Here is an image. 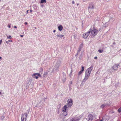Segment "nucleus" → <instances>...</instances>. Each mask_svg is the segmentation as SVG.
Wrapping results in <instances>:
<instances>
[{
	"mask_svg": "<svg viewBox=\"0 0 121 121\" xmlns=\"http://www.w3.org/2000/svg\"><path fill=\"white\" fill-rule=\"evenodd\" d=\"M104 118H103L102 119L100 120H99L98 121H104Z\"/></svg>",
	"mask_w": 121,
	"mask_h": 121,
	"instance_id": "obj_32",
	"label": "nucleus"
},
{
	"mask_svg": "<svg viewBox=\"0 0 121 121\" xmlns=\"http://www.w3.org/2000/svg\"><path fill=\"white\" fill-rule=\"evenodd\" d=\"M34 8V9L35 10H37V7H36V9H35V8Z\"/></svg>",
	"mask_w": 121,
	"mask_h": 121,
	"instance_id": "obj_40",
	"label": "nucleus"
},
{
	"mask_svg": "<svg viewBox=\"0 0 121 121\" xmlns=\"http://www.w3.org/2000/svg\"><path fill=\"white\" fill-rule=\"evenodd\" d=\"M43 71V69L42 68H40L39 71L40 72L42 73Z\"/></svg>",
	"mask_w": 121,
	"mask_h": 121,
	"instance_id": "obj_25",
	"label": "nucleus"
},
{
	"mask_svg": "<svg viewBox=\"0 0 121 121\" xmlns=\"http://www.w3.org/2000/svg\"><path fill=\"white\" fill-rule=\"evenodd\" d=\"M7 38L9 39H11L12 38V37L10 35H8L7 36Z\"/></svg>",
	"mask_w": 121,
	"mask_h": 121,
	"instance_id": "obj_22",
	"label": "nucleus"
},
{
	"mask_svg": "<svg viewBox=\"0 0 121 121\" xmlns=\"http://www.w3.org/2000/svg\"><path fill=\"white\" fill-rule=\"evenodd\" d=\"M74 118L75 119V120L76 121H78L80 119V118H78L77 119H76V118Z\"/></svg>",
	"mask_w": 121,
	"mask_h": 121,
	"instance_id": "obj_27",
	"label": "nucleus"
},
{
	"mask_svg": "<svg viewBox=\"0 0 121 121\" xmlns=\"http://www.w3.org/2000/svg\"><path fill=\"white\" fill-rule=\"evenodd\" d=\"M2 58L1 57H0V59H2Z\"/></svg>",
	"mask_w": 121,
	"mask_h": 121,
	"instance_id": "obj_49",
	"label": "nucleus"
},
{
	"mask_svg": "<svg viewBox=\"0 0 121 121\" xmlns=\"http://www.w3.org/2000/svg\"><path fill=\"white\" fill-rule=\"evenodd\" d=\"M94 8L93 4L92 3H91L89 4L88 9H92Z\"/></svg>",
	"mask_w": 121,
	"mask_h": 121,
	"instance_id": "obj_10",
	"label": "nucleus"
},
{
	"mask_svg": "<svg viewBox=\"0 0 121 121\" xmlns=\"http://www.w3.org/2000/svg\"><path fill=\"white\" fill-rule=\"evenodd\" d=\"M75 118H72L70 119L69 121H76L75 120Z\"/></svg>",
	"mask_w": 121,
	"mask_h": 121,
	"instance_id": "obj_21",
	"label": "nucleus"
},
{
	"mask_svg": "<svg viewBox=\"0 0 121 121\" xmlns=\"http://www.w3.org/2000/svg\"><path fill=\"white\" fill-rule=\"evenodd\" d=\"M48 74V73L47 72H46L45 73H44V74L43 75V77H45L46 75H47Z\"/></svg>",
	"mask_w": 121,
	"mask_h": 121,
	"instance_id": "obj_19",
	"label": "nucleus"
},
{
	"mask_svg": "<svg viewBox=\"0 0 121 121\" xmlns=\"http://www.w3.org/2000/svg\"><path fill=\"white\" fill-rule=\"evenodd\" d=\"M93 117L92 115L90 114L89 115L86 119L88 121H91L93 119Z\"/></svg>",
	"mask_w": 121,
	"mask_h": 121,
	"instance_id": "obj_8",
	"label": "nucleus"
},
{
	"mask_svg": "<svg viewBox=\"0 0 121 121\" xmlns=\"http://www.w3.org/2000/svg\"><path fill=\"white\" fill-rule=\"evenodd\" d=\"M46 0H41L40 1V3H46Z\"/></svg>",
	"mask_w": 121,
	"mask_h": 121,
	"instance_id": "obj_17",
	"label": "nucleus"
},
{
	"mask_svg": "<svg viewBox=\"0 0 121 121\" xmlns=\"http://www.w3.org/2000/svg\"><path fill=\"white\" fill-rule=\"evenodd\" d=\"M69 87L70 90L71 89V84L69 85Z\"/></svg>",
	"mask_w": 121,
	"mask_h": 121,
	"instance_id": "obj_29",
	"label": "nucleus"
},
{
	"mask_svg": "<svg viewBox=\"0 0 121 121\" xmlns=\"http://www.w3.org/2000/svg\"><path fill=\"white\" fill-rule=\"evenodd\" d=\"M61 62L60 61H58L56 63V65L53 69V70L55 71H57L59 70V67L60 65Z\"/></svg>",
	"mask_w": 121,
	"mask_h": 121,
	"instance_id": "obj_3",
	"label": "nucleus"
},
{
	"mask_svg": "<svg viewBox=\"0 0 121 121\" xmlns=\"http://www.w3.org/2000/svg\"><path fill=\"white\" fill-rule=\"evenodd\" d=\"M72 82H71V84H72Z\"/></svg>",
	"mask_w": 121,
	"mask_h": 121,
	"instance_id": "obj_52",
	"label": "nucleus"
},
{
	"mask_svg": "<svg viewBox=\"0 0 121 121\" xmlns=\"http://www.w3.org/2000/svg\"><path fill=\"white\" fill-rule=\"evenodd\" d=\"M33 77L34 78H36V79H38V76H33Z\"/></svg>",
	"mask_w": 121,
	"mask_h": 121,
	"instance_id": "obj_28",
	"label": "nucleus"
},
{
	"mask_svg": "<svg viewBox=\"0 0 121 121\" xmlns=\"http://www.w3.org/2000/svg\"><path fill=\"white\" fill-rule=\"evenodd\" d=\"M98 51L99 53H102L103 52V50L99 49L98 50Z\"/></svg>",
	"mask_w": 121,
	"mask_h": 121,
	"instance_id": "obj_20",
	"label": "nucleus"
},
{
	"mask_svg": "<svg viewBox=\"0 0 121 121\" xmlns=\"http://www.w3.org/2000/svg\"><path fill=\"white\" fill-rule=\"evenodd\" d=\"M107 105L106 104H103L100 107L101 108H103L105 107Z\"/></svg>",
	"mask_w": 121,
	"mask_h": 121,
	"instance_id": "obj_14",
	"label": "nucleus"
},
{
	"mask_svg": "<svg viewBox=\"0 0 121 121\" xmlns=\"http://www.w3.org/2000/svg\"><path fill=\"white\" fill-rule=\"evenodd\" d=\"M75 2L74 1H73L72 2V3L73 4H74Z\"/></svg>",
	"mask_w": 121,
	"mask_h": 121,
	"instance_id": "obj_34",
	"label": "nucleus"
},
{
	"mask_svg": "<svg viewBox=\"0 0 121 121\" xmlns=\"http://www.w3.org/2000/svg\"><path fill=\"white\" fill-rule=\"evenodd\" d=\"M2 42V40H0V44H1V43Z\"/></svg>",
	"mask_w": 121,
	"mask_h": 121,
	"instance_id": "obj_37",
	"label": "nucleus"
},
{
	"mask_svg": "<svg viewBox=\"0 0 121 121\" xmlns=\"http://www.w3.org/2000/svg\"><path fill=\"white\" fill-rule=\"evenodd\" d=\"M97 58V57L96 56H95L94 58V59H96Z\"/></svg>",
	"mask_w": 121,
	"mask_h": 121,
	"instance_id": "obj_36",
	"label": "nucleus"
},
{
	"mask_svg": "<svg viewBox=\"0 0 121 121\" xmlns=\"http://www.w3.org/2000/svg\"><path fill=\"white\" fill-rule=\"evenodd\" d=\"M68 109H67V108L66 105H65L63 107L62 111V112H63L62 114L63 116H65L67 115V112H66V111Z\"/></svg>",
	"mask_w": 121,
	"mask_h": 121,
	"instance_id": "obj_5",
	"label": "nucleus"
},
{
	"mask_svg": "<svg viewBox=\"0 0 121 121\" xmlns=\"http://www.w3.org/2000/svg\"><path fill=\"white\" fill-rule=\"evenodd\" d=\"M29 10H28L27 11V14L28 13Z\"/></svg>",
	"mask_w": 121,
	"mask_h": 121,
	"instance_id": "obj_41",
	"label": "nucleus"
},
{
	"mask_svg": "<svg viewBox=\"0 0 121 121\" xmlns=\"http://www.w3.org/2000/svg\"><path fill=\"white\" fill-rule=\"evenodd\" d=\"M12 42V40H8V41H6V43H9L10 42Z\"/></svg>",
	"mask_w": 121,
	"mask_h": 121,
	"instance_id": "obj_23",
	"label": "nucleus"
},
{
	"mask_svg": "<svg viewBox=\"0 0 121 121\" xmlns=\"http://www.w3.org/2000/svg\"><path fill=\"white\" fill-rule=\"evenodd\" d=\"M84 67L83 66H82V67L81 70V71H83L84 70Z\"/></svg>",
	"mask_w": 121,
	"mask_h": 121,
	"instance_id": "obj_26",
	"label": "nucleus"
},
{
	"mask_svg": "<svg viewBox=\"0 0 121 121\" xmlns=\"http://www.w3.org/2000/svg\"><path fill=\"white\" fill-rule=\"evenodd\" d=\"M81 50H80V49H79L78 51V52H77V54H76V55H75V56H76L78 55V54H79L80 52V51H81Z\"/></svg>",
	"mask_w": 121,
	"mask_h": 121,
	"instance_id": "obj_18",
	"label": "nucleus"
},
{
	"mask_svg": "<svg viewBox=\"0 0 121 121\" xmlns=\"http://www.w3.org/2000/svg\"><path fill=\"white\" fill-rule=\"evenodd\" d=\"M118 111L119 112H121V108H119L118 110Z\"/></svg>",
	"mask_w": 121,
	"mask_h": 121,
	"instance_id": "obj_30",
	"label": "nucleus"
},
{
	"mask_svg": "<svg viewBox=\"0 0 121 121\" xmlns=\"http://www.w3.org/2000/svg\"><path fill=\"white\" fill-rule=\"evenodd\" d=\"M82 72L83 71H80L78 73V75H81L82 73Z\"/></svg>",
	"mask_w": 121,
	"mask_h": 121,
	"instance_id": "obj_24",
	"label": "nucleus"
},
{
	"mask_svg": "<svg viewBox=\"0 0 121 121\" xmlns=\"http://www.w3.org/2000/svg\"><path fill=\"white\" fill-rule=\"evenodd\" d=\"M83 46V44L82 43L80 45L79 47V49H80L81 50V49L82 48Z\"/></svg>",
	"mask_w": 121,
	"mask_h": 121,
	"instance_id": "obj_16",
	"label": "nucleus"
},
{
	"mask_svg": "<svg viewBox=\"0 0 121 121\" xmlns=\"http://www.w3.org/2000/svg\"><path fill=\"white\" fill-rule=\"evenodd\" d=\"M28 83H29V82H28ZM28 84H29V85H30V83H28Z\"/></svg>",
	"mask_w": 121,
	"mask_h": 121,
	"instance_id": "obj_47",
	"label": "nucleus"
},
{
	"mask_svg": "<svg viewBox=\"0 0 121 121\" xmlns=\"http://www.w3.org/2000/svg\"><path fill=\"white\" fill-rule=\"evenodd\" d=\"M29 110H27L26 113L24 114H22V115L21 121H26L27 118V115L28 114L29 112Z\"/></svg>",
	"mask_w": 121,
	"mask_h": 121,
	"instance_id": "obj_2",
	"label": "nucleus"
},
{
	"mask_svg": "<svg viewBox=\"0 0 121 121\" xmlns=\"http://www.w3.org/2000/svg\"><path fill=\"white\" fill-rule=\"evenodd\" d=\"M8 27L9 28H10L11 27L10 25L9 24L8 26Z\"/></svg>",
	"mask_w": 121,
	"mask_h": 121,
	"instance_id": "obj_33",
	"label": "nucleus"
},
{
	"mask_svg": "<svg viewBox=\"0 0 121 121\" xmlns=\"http://www.w3.org/2000/svg\"><path fill=\"white\" fill-rule=\"evenodd\" d=\"M34 28H35V29H36L37 28L36 27H35Z\"/></svg>",
	"mask_w": 121,
	"mask_h": 121,
	"instance_id": "obj_51",
	"label": "nucleus"
},
{
	"mask_svg": "<svg viewBox=\"0 0 121 121\" xmlns=\"http://www.w3.org/2000/svg\"><path fill=\"white\" fill-rule=\"evenodd\" d=\"M14 28H17V26H14Z\"/></svg>",
	"mask_w": 121,
	"mask_h": 121,
	"instance_id": "obj_44",
	"label": "nucleus"
},
{
	"mask_svg": "<svg viewBox=\"0 0 121 121\" xmlns=\"http://www.w3.org/2000/svg\"><path fill=\"white\" fill-rule=\"evenodd\" d=\"M119 65L118 64H115L113 66L112 68L114 70H116L118 68V66Z\"/></svg>",
	"mask_w": 121,
	"mask_h": 121,
	"instance_id": "obj_11",
	"label": "nucleus"
},
{
	"mask_svg": "<svg viewBox=\"0 0 121 121\" xmlns=\"http://www.w3.org/2000/svg\"><path fill=\"white\" fill-rule=\"evenodd\" d=\"M20 36L21 37H23V35H20Z\"/></svg>",
	"mask_w": 121,
	"mask_h": 121,
	"instance_id": "obj_39",
	"label": "nucleus"
},
{
	"mask_svg": "<svg viewBox=\"0 0 121 121\" xmlns=\"http://www.w3.org/2000/svg\"><path fill=\"white\" fill-rule=\"evenodd\" d=\"M4 118H5L3 116H2L1 117V118L2 120L4 119Z\"/></svg>",
	"mask_w": 121,
	"mask_h": 121,
	"instance_id": "obj_31",
	"label": "nucleus"
},
{
	"mask_svg": "<svg viewBox=\"0 0 121 121\" xmlns=\"http://www.w3.org/2000/svg\"><path fill=\"white\" fill-rule=\"evenodd\" d=\"M36 75L40 77H41V75L40 74L38 73H34L32 75V76H35Z\"/></svg>",
	"mask_w": 121,
	"mask_h": 121,
	"instance_id": "obj_12",
	"label": "nucleus"
},
{
	"mask_svg": "<svg viewBox=\"0 0 121 121\" xmlns=\"http://www.w3.org/2000/svg\"><path fill=\"white\" fill-rule=\"evenodd\" d=\"M64 35H56L54 36V39H61L64 36Z\"/></svg>",
	"mask_w": 121,
	"mask_h": 121,
	"instance_id": "obj_9",
	"label": "nucleus"
},
{
	"mask_svg": "<svg viewBox=\"0 0 121 121\" xmlns=\"http://www.w3.org/2000/svg\"><path fill=\"white\" fill-rule=\"evenodd\" d=\"M93 67L91 66L88 68L85 72V77L83 80L81 85H83V82H85L88 79L90 76L91 72L93 69Z\"/></svg>",
	"mask_w": 121,
	"mask_h": 121,
	"instance_id": "obj_1",
	"label": "nucleus"
},
{
	"mask_svg": "<svg viewBox=\"0 0 121 121\" xmlns=\"http://www.w3.org/2000/svg\"><path fill=\"white\" fill-rule=\"evenodd\" d=\"M67 102L66 105H65L66 106L67 109H69V108H70L73 105V101L72 99H68L67 101Z\"/></svg>",
	"mask_w": 121,
	"mask_h": 121,
	"instance_id": "obj_4",
	"label": "nucleus"
},
{
	"mask_svg": "<svg viewBox=\"0 0 121 121\" xmlns=\"http://www.w3.org/2000/svg\"><path fill=\"white\" fill-rule=\"evenodd\" d=\"M74 38L76 39V36L75 35H74Z\"/></svg>",
	"mask_w": 121,
	"mask_h": 121,
	"instance_id": "obj_35",
	"label": "nucleus"
},
{
	"mask_svg": "<svg viewBox=\"0 0 121 121\" xmlns=\"http://www.w3.org/2000/svg\"><path fill=\"white\" fill-rule=\"evenodd\" d=\"M55 31H56V30H53V32H54V33L55 32Z\"/></svg>",
	"mask_w": 121,
	"mask_h": 121,
	"instance_id": "obj_43",
	"label": "nucleus"
},
{
	"mask_svg": "<svg viewBox=\"0 0 121 121\" xmlns=\"http://www.w3.org/2000/svg\"><path fill=\"white\" fill-rule=\"evenodd\" d=\"M30 11L31 13L32 12V10H30Z\"/></svg>",
	"mask_w": 121,
	"mask_h": 121,
	"instance_id": "obj_45",
	"label": "nucleus"
},
{
	"mask_svg": "<svg viewBox=\"0 0 121 121\" xmlns=\"http://www.w3.org/2000/svg\"><path fill=\"white\" fill-rule=\"evenodd\" d=\"M115 44H116V43L115 42H114L113 43V44L115 45Z\"/></svg>",
	"mask_w": 121,
	"mask_h": 121,
	"instance_id": "obj_46",
	"label": "nucleus"
},
{
	"mask_svg": "<svg viewBox=\"0 0 121 121\" xmlns=\"http://www.w3.org/2000/svg\"><path fill=\"white\" fill-rule=\"evenodd\" d=\"M98 32V30L96 29H94L92 30L91 33V35L93 37L94 36L96 35Z\"/></svg>",
	"mask_w": 121,
	"mask_h": 121,
	"instance_id": "obj_6",
	"label": "nucleus"
},
{
	"mask_svg": "<svg viewBox=\"0 0 121 121\" xmlns=\"http://www.w3.org/2000/svg\"><path fill=\"white\" fill-rule=\"evenodd\" d=\"M58 29L60 31L62 30L63 29L62 26L61 25H60L58 27Z\"/></svg>",
	"mask_w": 121,
	"mask_h": 121,
	"instance_id": "obj_13",
	"label": "nucleus"
},
{
	"mask_svg": "<svg viewBox=\"0 0 121 121\" xmlns=\"http://www.w3.org/2000/svg\"><path fill=\"white\" fill-rule=\"evenodd\" d=\"M111 47H113V46L112 45H111Z\"/></svg>",
	"mask_w": 121,
	"mask_h": 121,
	"instance_id": "obj_50",
	"label": "nucleus"
},
{
	"mask_svg": "<svg viewBox=\"0 0 121 121\" xmlns=\"http://www.w3.org/2000/svg\"><path fill=\"white\" fill-rule=\"evenodd\" d=\"M91 31L90 29L89 30V31L87 32L86 33L84 34L83 35V37L85 39H86L89 36L90 32Z\"/></svg>",
	"mask_w": 121,
	"mask_h": 121,
	"instance_id": "obj_7",
	"label": "nucleus"
},
{
	"mask_svg": "<svg viewBox=\"0 0 121 121\" xmlns=\"http://www.w3.org/2000/svg\"><path fill=\"white\" fill-rule=\"evenodd\" d=\"M41 7H43V5H41Z\"/></svg>",
	"mask_w": 121,
	"mask_h": 121,
	"instance_id": "obj_42",
	"label": "nucleus"
},
{
	"mask_svg": "<svg viewBox=\"0 0 121 121\" xmlns=\"http://www.w3.org/2000/svg\"><path fill=\"white\" fill-rule=\"evenodd\" d=\"M4 94V93L3 91L1 90H0V95L4 97V96L3 95V94Z\"/></svg>",
	"mask_w": 121,
	"mask_h": 121,
	"instance_id": "obj_15",
	"label": "nucleus"
},
{
	"mask_svg": "<svg viewBox=\"0 0 121 121\" xmlns=\"http://www.w3.org/2000/svg\"><path fill=\"white\" fill-rule=\"evenodd\" d=\"M24 23L25 24V25H27L28 24L27 23V22H25Z\"/></svg>",
	"mask_w": 121,
	"mask_h": 121,
	"instance_id": "obj_38",
	"label": "nucleus"
},
{
	"mask_svg": "<svg viewBox=\"0 0 121 121\" xmlns=\"http://www.w3.org/2000/svg\"><path fill=\"white\" fill-rule=\"evenodd\" d=\"M77 6H78V5H79V4H78V3H77Z\"/></svg>",
	"mask_w": 121,
	"mask_h": 121,
	"instance_id": "obj_48",
	"label": "nucleus"
},
{
	"mask_svg": "<svg viewBox=\"0 0 121 121\" xmlns=\"http://www.w3.org/2000/svg\"><path fill=\"white\" fill-rule=\"evenodd\" d=\"M35 6H36V5H35Z\"/></svg>",
	"mask_w": 121,
	"mask_h": 121,
	"instance_id": "obj_53",
	"label": "nucleus"
}]
</instances>
